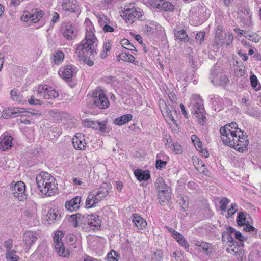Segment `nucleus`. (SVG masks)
<instances>
[{"mask_svg":"<svg viewBox=\"0 0 261 261\" xmlns=\"http://www.w3.org/2000/svg\"><path fill=\"white\" fill-rule=\"evenodd\" d=\"M229 81L228 77L222 73L221 77L219 81L218 85L224 86L228 84Z\"/></svg>","mask_w":261,"mask_h":261,"instance_id":"603ef678","label":"nucleus"},{"mask_svg":"<svg viewBox=\"0 0 261 261\" xmlns=\"http://www.w3.org/2000/svg\"><path fill=\"white\" fill-rule=\"evenodd\" d=\"M163 258V252L161 250H157L154 252L153 257L152 258L155 261H161Z\"/></svg>","mask_w":261,"mask_h":261,"instance_id":"8fccbe9b","label":"nucleus"},{"mask_svg":"<svg viewBox=\"0 0 261 261\" xmlns=\"http://www.w3.org/2000/svg\"><path fill=\"white\" fill-rule=\"evenodd\" d=\"M225 239H227L228 241V245H231V244H238L237 242L233 241V238L230 234L223 233L222 234V241H225Z\"/></svg>","mask_w":261,"mask_h":261,"instance_id":"49530a36","label":"nucleus"},{"mask_svg":"<svg viewBox=\"0 0 261 261\" xmlns=\"http://www.w3.org/2000/svg\"><path fill=\"white\" fill-rule=\"evenodd\" d=\"M93 29L92 26L86 28L85 39L77 46L75 50L79 60L83 61L89 66L94 65L93 59L97 55L96 49L98 42Z\"/></svg>","mask_w":261,"mask_h":261,"instance_id":"f257e3e1","label":"nucleus"},{"mask_svg":"<svg viewBox=\"0 0 261 261\" xmlns=\"http://www.w3.org/2000/svg\"><path fill=\"white\" fill-rule=\"evenodd\" d=\"M189 107L191 108L192 113L196 115L198 123L203 125L206 117L204 114L203 101L200 96L193 95Z\"/></svg>","mask_w":261,"mask_h":261,"instance_id":"39448f33","label":"nucleus"},{"mask_svg":"<svg viewBox=\"0 0 261 261\" xmlns=\"http://www.w3.org/2000/svg\"><path fill=\"white\" fill-rule=\"evenodd\" d=\"M175 37L177 39L185 42L189 41V38L184 30L178 31H174Z\"/></svg>","mask_w":261,"mask_h":261,"instance_id":"2f4dec72","label":"nucleus"},{"mask_svg":"<svg viewBox=\"0 0 261 261\" xmlns=\"http://www.w3.org/2000/svg\"><path fill=\"white\" fill-rule=\"evenodd\" d=\"M36 205L33 203L31 206H28L24 212V214L27 217L28 220L34 225L39 223Z\"/></svg>","mask_w":261,"mask_h":261,"instance_id":"9b49d317","label":"nucleus"},{"mask_svg":"<svg viewBox=\"0 0 261 261\" xmlns=\"http://www.w3.org/2000/svg\"><path fill=\"white\" fill-rule=\"evenodd\" d=\"M64 54L61 51L57 52L54 56V61L56 64H59L63 61Z\"/></svg>","mask_w":261,"mask_h":261,"instance_id":"a18cd8bd","label":"nucleus"},{"mask_svg":"<svg viewBox=\"0 0 261 261\" xmlns=\"http://www.w3.org/2000/svg\"><path fill=\"white\" fill-rule=\"evenodd\" d=\"M246 219L247 218L245 217L244 213L240 212L237 217V224L240 226H244L246 223Z\"/></svg>","mask_w":261,"mask_h":261,"instance_id":"a19ab883","label":"nucleus"},{"mask_svg":"<svg viewBox=\"0 0 261 261\" xmlns=\"http://www.w3.org/2000/svg\"><path fill=\"white\" fill-rule=\"evenodd\" d=\"M83 125L85 127L99 130L101 133L107 132L106 122L105 121L98 122L86 119L83 121Z\"/></svg>","mask_w":261,"mask_h":261,"instance_id":"f8f14e48","label":"nucleus"},{"mask_svg":"<svg viewBox=\"0 0 261 261\" xmlns=\"http://www.w3.org/2000/svg\"><path fill=\"white\" fill-rule=\"evenodd\" d=\"M153 28L152 27H150L148 25H145L143 27L144 32L147 34L150 35L153 33Z\"/></svg>","mask_w":261,"mask_h":261,"instance_id":"052dcab7","label":"nucleus"},{"mask_svg":"<svg viewBox=\"0 0 261 261\" xmlns=\"http://www.w3.org/2000/svg\"><path fill=\"white\" fill-rule=\"evenodd\" d=\"M11 188L13 196L17 197L19 201H22L27 199L25 194V185L23 182L19 181L14 185L11 184Z\"/></svg>","mask_w":261,"mask_h":261,"instance_id":"9d476101","label":"nucleus"},{"mask_svg":"<svg viewBox=\"0 0 261 261\" xmlns=\"http://www.w3.org/2000/svg\"><path fill=\"white\" fill-rule=\"evenodd\" d=\"M166 164V161H162L160 159H157L156 160L155 166L159 170H161L163 168L165 167Z\"/></svg>","mask_w":261,"mask_h":261,"instance_id":"3c124183","label":"nucleus"},{"mask_svg":"<svg viewBox=\"0 0 261 261\" xmlns=\"http://www.w3.org/2000/svg\"><path fill=\"white\" fill-rule=\"evenodd\" d=\"M91 220H90V226H94L95 227L100 226L101 221L99 217L96 215H90Z\"/></svg>","mask_w":261,"mask_h":261,"instance_id":"58836bf2","label":"nucleus"},{"mask_svg":"<svg viewBox=\"0 0 261 261\" xmlns=\"http://www.w3.org/2000/svg\"><path fill=\"white\" fill-rule=\"evenodd\" d=\"M178 243L184 247L185 249L188 250L189 249V245L185 238L180 240V241Z\"/></svg>","mask_w":261,"mask_h":261,"instance_id":"0e129e2a","label":"nucleus"},{"mask_svg":"<svg viewBox=\"0 0 261 261\" xmlns=\"http://www.w3.org/2000/svg\"><path fill=\"white\" fill-rule=\"evenodd\" d=\"M114 255L117 256L116 252L112 250L108 254V259L109 261H118L116 257H114Z\"/></svg>","mask_w":261,"mask_h":261,"instance_id":"6e6d98bb","label":"nucleus"},{"mask_svg":"<svg viewBox=\"0 0 261 261\" xmlns=\"http://www.w3.org/2000/svg\"><path fill=\"white\" fill-rule=\"evenodd\" d=\"M171 198V195L170 192L168 191H161L159 192L158 193V198L162 202L168 201L170 200Z\"/></svg>","mask_w":261,"mask_h":261,"instance_id":"e433bc0d","label":"nucleus"},{"mask_svg":"<svg viewBox=\"0 0 261 261\" xmlns=\"http://www.w3.org/2000/svg\"><path fill=\"white\" fill-rule=\"evenodd\" d=\"M91 107H98L99 109L107 108L110 105L109 101L103 91L99 88L93 92L91 99Z\"/></svg>","mask_w":261,"mask_h":261,"instance_id":"423d86ee","label":"nucleus"},{"mask_svg":"<svg viewBox=\"0 0 261 261\" xmlns=\"http://www.w3.org/2000/svg\"><path fill=\"white\" fill-rule=\"evenodd\" d=\"M39 233L36 231L27 230L22 235V240L24 245L30 248L36 242L38 238Z\"/></svg>","mask_w":261,"mask_h":261,"instance_id":"ddd939ff","label":"nucleus"},{"mask_svg":"<svg viewBox=\"0 0 261 261\" xmlns=\"http://www.w3.org/2000/svg\"><path fill=\"white\" fill-rule=\"evenodd\" d=\"M244 14L245 15L244 23L247 25H250L251 23V15L250 14V10L249 9L245 10Z\"/></svg>","mask_w":261,"mask_h":261,"instance_id":"de8ad7c7","label":"nucleus"},{"mask_svg":"<svg viewBox=\"0 0 261 261\" xmlns=\"http://www.w3.org/2000/svg\"><path fill=\"white\" fill-rule=\"evenodd\" d=\"M72 144L74 148L77 150H84L86 145L85 139L81 135L79 136H75L73 138Z\"/></svg>","mask_w":261,"mask_h":261,"instance_id":"4be33fe9","label":"nucleus"},{"mask_svg":"<svg viewBox=\"0 0 261 261\" xmlns=\"http://www.w3.org/2000/svg\"><path fill=\"white\" fill-rule=\"evenodd\" d=\"M172 146H173L174 147V152L175 153L178 154V153H181L182 151V149L180 144L178 143H175L172 144Z\"/></svg>","mask_w":261,"mask_h":261,"instance_id":"4d7b16f0","label":"nucleus"},{"mask_svg":"<svg viewBox=\"0 0 261 261\" xmlns=\"http://www.w3.org/2000/svg\"><path fill=\"white\" fill-rule=\"evenodd\" d=\"M11 98L18 102H21L23 100V97L19 92L13 89L11 91Z\"/></svg>","mask_w":261,"mask_h":261,"instance_id":"ea45409f","label":"nucleus"},{"mask_svg":"<svg viewBox=\"0 0 261 261\" xmlns=\"http://www.w3.org/2000/svg\"><path fill=\"white\" fill-rule=\"evenodd\" d=\"M61 214L58 210L55 209L50 210L47 215V220L49 221V223L58 221L61 218Z\"/></svg>","mask_w":261,"mask_h":261,"instance_id":"bb28decb","label":"nucleus"},{"mask_svg":"<svg viewBox=\"0 0 261 261\" xmlns=\"http://www.w3.org/2000/svg\"><path fill=\"white\" fill-rule=\"evenodd\" d=\"M43 16L42 11L39 9H35L32 10L31 21L34 23L38 22Z\"/></svg>","mask_w":261,"mask_h":261,"instance_id":"c756f323","label":"nucleus"},{"mask_svg":"<svg viewBox=\"0 0 261 261\" xmlns=\"http://www.w3.org/2000/svg\"><path fill=\"white\" fill-rule=\"evenodd\" d=\"M31 14H30L29 13H27L26 14L24 13L23 14V15L21 16V20L23 21L27 22L29 19H31Z\"/></svg>","mask_w":261,"mask_h":261,"instance_id":"774afa93","label":"nucleus"},{"mask_svg":"<svg viewBox=\"0 0 261 261\" xmlns=\"http://www.w3.org/2000/svg\"><path fill=\"white\" fill-rule=\"evenodd\" d=\"M100 201V199L97 198L94 192H91L89 194L87 198L86 206L88 208L94 207Z\"/></svg>","mask_w":261,"mask_h":261,"instance_id":"5701e85b","label":"nucleus"},{"mask_svg":"<svg viewBox=\"0 0 261 261\" xmlns=\"http://www.w3.org/2000/svg\"><path fill=\"white\" fill-rule=\"evenodd\" d=\"M117 57L119 61L121 60L126 62H133L135 60V57L128 53L122 52L119 54Z\"/></svg>","mask_w":261,"mask_h":261,"instance_id":"473e14b6","label":"nucleus"},{"mask_svg":"<svg viewBox=\"0 0 261 261\" xmlns=\"http://www.w3.org/2000/svg\"><path fill=\"white\" fill-rule=\"evenodd\" d=\"M205 36V34L203 32H199L198 33H197L196 35L195 39L196 40H198L200 41V43H201V42L203 40Z\"/></svg>","mask_w":261,"mask_h":261,"instance_id":"e2e57ef3","label":"nucleus"},{"mask_svg":"<svg viewBox=\"0 0 261 261\" xmlns=\"http://www.w3.org/2000/svg\"><path fill=\"white\" fill-rule=\"evenodd\" d=\"M13 138L8 133H4L0 137V149L3 151L8 150L13 146Z\"/></svg>","mask_w":261,"mask_h":261,"instance_id":"dca6fc26","label":"nucleus"},{"mask_svg":"<svg viewBox=\"0 0 261 261\" xmlns=\"http://www.w3.org/2000/svg\"><path fill=\"white\" fill-rule=\"evenodd\" d=\"M238 210V205L236 203H232L230 207L227 210V214L229 217L232 216Z\"/></svg>","mask_w":261,"mask_h":261,"instance_id":"09e8293b","label":"nucleus"},{"mask_svg":"<svg viewBox=\"0 0 261 261\" xmlns=\"http://www.w3.org/2000/svg\"><path fill=\"white\" fill-rule=\"evenodd\" d=\"M103 30L105 32H112L114 31V28L109 25L106 24L103 27Z\"/></svg>","mask_w":261,"mask_h":261,"instance_id":"338daca9","label":"nucleus"},{"mask_svg":"<svg viewBox=\"0 0 261 261\" xmlns=\"http://www.w3.org/2000/svg\"><path fill=\"white\" fill-rule=\"evenodd\" d=\"M109 187L110 184L107 182L101 185L98 191L95 194L97 198L100 199V201L108 194Z\"/></svg>","mask_w":261,"mask_h":261,"instance_id":"393cba45","label":"nucleus"},{"mask_svg":"<svg viewBox=\"0 0 261 261\" xmlns=\"http://www.w3.org/2000/svg\"><path fill=\"white\" fill-rule=\"evenodd\" d=\"M222 75V73L220 70L219 71L212 70L210 76L211 82L215 85H218L219 81Z\"/></svg>","mask_w":261,"mask_h":261,"instance_id":"7c9ffc66","label":"nucleus"},{"mask_svg":"<svg viewBox=\"0 0 261 261\" xmlns=\"http://www.w3.org/2000/svg\"><path fill=\"white\" fill-rule=\"evenodd\" d=\"M4 246L6 248L7 252L11 250L13 246V240L9 239L4 242Z\"/></svg>","mask_w":261,"mask_h":261,"instance_id":"864d4df0","label":"nucleus"},{"mask_svg":"<svg viewBox=\"0 0 261 261\" xmlns=\"http://www.w3.org/2000/svg\"><path fill=\"white\" fill-rule=\"evenodd\" d=\"M36 94L28 99L30 105H41L43 102L40 99H52L59 96L57 91L47 85H39L36 88Z\"/></svg>","mask_w":261,"mask_h":261,"instance_id":"7ed1b4c3","label":"nucleus"},{"mask_svg":"<svg viewBox=\"0 0 261 261\" xmlns=\"http://www.w3.org/2000/svg\"><path fill=\"white\" fill-rule=\"evenodd\" d=\"M79 214L72 215L69 218V221L73 226L76 227L79 225Z\"/></svg>","mask_w":261,"mask_h":261,"instance_id":"37998d69","label":"nucleus"},{"mask_svg":"<svg viewBox=\"0 0 261 261\" xmlns=\"http://www.w3.org/2000/svg\"><path fill=\"white\" fill-rule=\"evenodd\" d=\"M167 115L166 117L168 119H169V120H171L172 121L174 124L176 123V120L174 119V117L172 114V113L170 110L169 111L167 110Z\"/></svg>","mask_w":261,"mask_h":261,"instance_id":"69168bd1","label":"nucleus"},{"mask_svg":"<svg viewBox=\"0 0 261 261\" xmlns=\"http://www.w3.org/2000/svg\"><path fill=\"white\" fill-rule=\"evenodd\" d=\"M24 109L21 108H8L3 110L2 117L4 119L15 117L18 114L23 113Z\"/></svg>","mask_w":261,"mask_h":261,"instance_id":"a211bd4d","label":"nucleus"},{"mask_svg":"<svg viewBox=\"0 0 261 261\" xmlns=\"http://www.w3.org/2000/svg\"><path fill=\"white\" fill-rule=\"evenodd\" d=\"M133 217V222L138 229H142L145 228L147 225V222L145 219L137 214H134Z\"/></svg>","mask_w":261,"mask_h":261,"instance_id":"b1692460","label":"nucleus"},{"mask_svg":"<svg viewBox=\"0 0 261 261\" xmlns=\"http://www.w3.org/2000/svg\"><path fill=\"white\" fill-rule=\"evenodd\" d=\"M64 233L62 231H57L54 236V241L55 242V251L60 256L68 257L70 255L69 251L68 249H65L62 238L64 237Z\"/></svg>","mask_w":261,"mask_h":261,"instance_id":"0eeeda50","label":"nucleus"},{"mask_svg":"<svg viewBox=\"0 0 261 261\" xmlns=\"http://www.w3.org/2000/svg\"><path fill=\"white\" fill-rule=\"evenodd\" d=\"M250 82L252 87H256L258 83V80L255 75H252L250 76Z\"/></svg>","mask_w":261,"mask_h":261,"instance_id":"bf43d9fd","label":"nucleus"},{"mask_svg":"<svg viewBox=\"0 0 261 261\" xmlns=\"http://www.w3.org/2000/svg\"><path fill=\"white\" fill-rule=\"evenodd\" d=\"M236 75L237 76H242L245 74V70L244 69L238 67L235 72Z\"/></svg>","mask_w":261,"mask_h":261,"instance_id":"680f3d73","label":"nucleus"},{"mask_svg":"<svg viewBox=\"0 0 261 261\" xmlns=\"http://www.w3.org/2000/svg\"><path fill=\"white\" fill-rule=\"evenodd\" d=\"M203 251L207 255H210L212 252V248L211 245L205 242H202L199 245Z\"/></svg>","mask_w":261,"mask_h":261,"instance_id":"f704fd0d","label":"nucleus"},{"mask_svg":"<svg viewBox=\"0 0 261 261\" xmlns=\"http://www.w3.org/2000/svg\"><path fill=\"white\" fill-rule=\"evenodd\" d=\"M6 257L8 261H17L19 259V256L16 254V251L14 250L7 251Z\"/></svg>","mask_w":261,"mask_h":261,"instance_id":"4c0bfd02","label":"nucleus"},{"mask_svg":"<svg viewBox=\"0 0 261 261\" xmlns=\"http://www.w3.org/2000/svg\"><path fill=\"white\" fill-rule=\"evenodd\" d=\"M74 73L75 70L72 65H67L61 67L59 71V75L66 81L71 79Z\"/></svg>","mask_w":261,"mask_h":261,"instance_id":"2eb2a0df","label":"nucleus"},{"mask_svg":"<svg viewBox=\"0 0 261 261\" xmlns=\"http://www.w3.org/2000/svg\"><path fill=\"white\" fill-rule=\"evenodd\" d=\"M193 163L196 169L200 172H204L205 165L203 162L199 159H193Z\"/></svg>","mask_w":261,"mask_h":261,"instance_id":"c9c22d12","label":"nucleus"},{"mask_svg":"<svg viewBox=\"0 0 261 261\" xmlns=\"http://www.w3.org/2000/svg\"><path fill=\"white\" fill-rule=\"evenodd\" d=\"M228 246L226 249L227 252L234 254L238 261H242L244 256V252L242 250L241 247L238 246V243L237 244H231V245H228Z\"/></svg>","mask_w":261,"mask_h":261,"instance_id":"f3484780","label":"nucleus"},{"mask_svg":"<svg viewBox=\"0 0 261 261\" xmlns=\"http://www.w3.org/2000/svg\"><path fill=\"white\" fill-rule=\"evenodd\" d=\"M245 226L243 228V229L246 231L251 232L254 231L255 230V228L252 225L249 224V221L247 220L246 223L244 225Z\"/></svg>","mask_w":261,"mask_h":261,"instance_id":"5fc2aeb1","label":"nucleus"},{"mask_svg":"<svg viewBox=\"0 0 261 261\" xmlns=\"http://www.w3.org/2000/svg\"><path fill=\"white\" fill-rule=\"evenodd\" d=\"M134 174L139 181L147 180L150 177V173L148 171H143L141 169L136 170L134 171Z\"/></svg>","mask_w":261,"mask_h":261,"instance_id":"a878e982","label":"nucleus"},{"mask_svg":"<svg viewBox=\"0 0 261 261\" xmlns=\"http://www.w3.org/2000/svg\"><path fill=\"white\" fill-rule=\"evenodd\" d=\"M154 4L155 7L156 8L162 9L165 11H172L174 9V5L170 2L163 0H156L155 1Z\"/></svg>","mask_w":261,"mask_h":261,"instance_id":"aec40b11","label":"nucleus"},{"mask_svg":"<svg viewBox=\"0 0 261 261\" xmlns=\"http://www.w3.org/2000/svg\"><path fill=\"white\" fill-rule=\"evenodd\" d=\"M241 130V129L238 127V125L236 122H232L221 127L220 129V133L221 135L222 141H227L228 137L238 134L239 131L238 130Z\"/></svg>","mask_w":261,"mask_h":261,"instance_id":"6e6552de","label":"nucleus"},{"mask_svg":"<svg viewBox=\"0 0 261 261\" xmlns=\"http://www.w3.org/2000/svg\"><path fill=\"white\" fill-rule=\"evenodd\" d=\"M63 28V34L64 37L67 40L74 39L76 35V31L75 27L71 24H65Z\"/></svg>","mask_w":261,"mask_h":261,"instance_id":"6ab92c4d","label":"nucleus"},{"mask_svg":"<svg viewBox=\"0 0 261 261\" xmlns=\"http://www.w3.org/2000/svg\"><path fill=\"white\" fill-rule=\"evenodd\" d=\"M79 225H88L90 226V220L92 218L90 215H82L79 214Z\"/></svg>","mask_w":261,"mask_h":261,"instance_id":"72a5a7b5","label":"nucleus"},{"mask_svg":"<svg viewBox=\"0 0 261 261\" xmlns=\"http://www.w3.org/2000/svg\"><path fill=\"white\" fill-rule=\"evenodd\" d=\"M120 13L121 16L129 23H133L142 16L141 12L138 11L135 8H125L124 10Z\"/></svg>","mask_w":261,"mask_h":261,"instance_id":"1a4fd4ad","label":"nucleus"},{"mask_svg":"<svg viewBox=\"0 0 261 261\" xmlns=\"http://www.w3.org/2000/svg\"><path fill=\"white\" fill-rule=\"evenodd\" d=\"M63 10L72 13L80 12L79 6L76 0H63L62 4Z\"/></svg>","mask_w":261,"mask_h":261,"instance_id":"4468645a","label":"nucleus"},{"mask_svg":"<svg viewBox=\"0 0 261 261\" xmlns=\"http://www.w3.org/2000/svg\"><path fill=\"white\" fill-rule=\"evenodd\" d=\"M164 141L165 145L168 147H171L172 146V144L171 143V139L170 138V136L169 135L167 134L165 135Z\"/></svg>","mask_w":261,"mask_h":261,"instance_id":"13d9d810","label":"nucleus"},{"mask_svg":"<svg viewBox=\"0 0 261 261\" xmlns=\"http://www.w3.org/2000/svg\"><path fill=\"white\" fill-rule=\"evenodd\" d=\"M132 117L133 116L131 114L124 115L115 119L114 123L118 125H121L130 121Z\"/></svg>","mask_w":261,"mask_h":261,"instance_id":"c85d7f7f","label":"nucleus"},{"mask_svg":"<svg viewBox=\"0 0 261 261\" xmlns=\"http://www.w3.org/2000/svg\"><path fill=\"white\" fill-rule=\"evenodd\" d=\"M36 184L40 191L47 196L54 195L58 188L55 184V179L46 172L38 174L36 178Z\"/></svg>","mask_w":261,"mask_h":261,"instance_id":"f03ea898","label":"nucleus"},{"mask_svg":"<svg viewBox=\"0 0 261 261\" xmlns=\"http://www.w3.org/2000/svg\"><path fill=\"white\" fill-rule=\"evenodd\" d=\"M238 131V134L228 137L227 141L223 142L230 147H233L236 150L242 152L248 146L249 141L247 139V136L244 135L243 132L241 130Z\"/></svg>","mask_w":261,"mask_h":261,"instance_id":"20e7f679","label":"nucleus"},{"mask_svg":"<svg viewBox=\"0 0 261 261\" xmlns=\"http://www.w3.org/2000/svg\"><path fill=\"white\" fill-rule=\"evenodd\" d=\"M121 44L123 47L125 48V49H127L131 51H136L135 46L133 44H132L130 41L127 39H123L121 41Z\"/></svg>","mask_w":261,"mask_h":261,"instance_id":"79ce46f5","label":"nucleus"},{"mask_svg":"<svg viewBox=\"0 0 261 261\" xmlns=\"http://www.w3.org/2000/svg\"><path fill=\"white\" fill-rule=\"evenodd\" d=\"M229 202L230 200L228 198L226 197H222L220 201V203L221 204L220 207V210L222 211L225 212Z\"/></svg>","mask_w":261,"mask_h":261,"instance_id":"c03bdc74","label":"nucleus"},{"mask_svg":"<svg viewBox=\"0 0 261 261\" xmlns=\"http://www.w3.org/2000/svg\"><path fill=\"white\" fill-rule=\"evenodd\" d=\"M155 187L159 192H166L169 190V186L165 183L164 179L162 177H159L156 179Z\"/></svg>","mask_w":261,"mask_h":261,"instance_id":"cd10ccee","label":"nucleus"},{"mask_svg":"<svg viewBox=\"0 0 261 261\" xmlns=\"http://www.w3.org/2000/svg\"><path fill=\"white\" fill-rule=\"evenodd\" d=\"M80 202L81 197L76 196L70 201H66L65 206L67 210L70 212L76 211L80 207Z\"/></svg>","mask_w":261,"mask_h":261,"instance_id":"412c9836","label":"nucleus"}]
</instances>
